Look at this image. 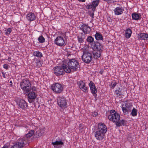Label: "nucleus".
<instances>
[{
    "label": "nucleus",
    "mask_w": 148,
    "mask_h": 148,
    "mask_svg": "<svg viewBox=\"0 0 148 148\" xmlns=\"http://www.w3.org/2000/svg\"><path fill=\"white\" fill-rule=\"evenodd\" d=\"M132 106V104L130 103H125L122 105V110L124 115H127L131 112V108Z\"/></svg>",
    "instance_id": "6e6552de"
},
{
    "label": "nucleus",
    "mask_w": 148,
    "mask_h": 148,
    "mask_svg": "<svg viewBox=\"0 0 148 148\" xmlns=\"http://www.w3.org/2000/svg\"><path fill=\"white\" fill-rule=\"evenodd\" d=\"M34 133V130H32L29 131L28 133H27L25 135V137L26 139L27 140L28 138H29L31 137L32 135L33 136V134Z\"/></svg>",
    "instance_id": "7c9ffc66"
},
{
    "label": "nucleus",
    "mask_w": 148,
    "mask_h": 148,
    "mask_svg": "<svg viewBox=\"0 0 148 148\" xmlns=\"http://www.w3.org/2000/svg\"><path fill=\"white\" fill-rule=\"evenodd\" d=\"M33 56H42V53L38 51H36L34 52Z\"/></svg>",
    "instance_id": "4c0bfd02"
},
{
    "label": "nucleus",
    "mask_w": 148,
    "mask_h": 148,
    "mask_svg": "<svg viewBox=\"0 0 148 148\" xmlns=\"http://www.w3.org/2000/svg\"><path fill=\"white\" fill-rule=\"evenodd\" d=\"M26 17L27 19L29 21H32L35 20L36 18L34 14L32 12H30L27 14Z\"/></svg>",
    "instance_id": "aec40b11"
},
{
    "label": "nucleus",
    "mask_w": 148,
    "mask_h": 148,
    "mask_svg": "<svg viewBox=\"0 0 148 148\" xmlns=\"http://www.w3.org/2000/svg\"><path fill=\"white\" fill-rule=\"evenodd\" d=\"M16 143L19 145L20 147H22L27 143L28 140L23 137L18 139Z\"/></svg>",
    "instance_id": "2eb2a0df"
},
{
    "label": "nucleus",
    "mask_w": 148,
    "mask_h": 148,
    "mask_svg": "<svg viewBox=\"0 0 148 148\" xmlns=\"http://www.w3.org/2000/svg\"><path fill=\"white\" fill-rule=\"evenodd\" d=\"M77 38L79 43H83L84 42V40L85 38V36L83 33H81L80 35L78 36Z\"/></svg>",
    "instance_id": "bb28decb"
},
{
    "label": "nucleus",
    "mask_w": 148,
    "mask_h": 148,
    "mask_svg": "<svg viewBox=\"0 0 148 148\" xmlns=\"http://www.w3.org/2000/svg\"><path fill=\"white\" fill-rule=\"evenodd\" d=\"M67 65H66L67 67H66V73H68L77 71L80 66L79 63L77 61L74 59H70Z\"/></svg>",
    "instance_id": "f257e3e1"
},
{
    "label": "nucleus",
    "mask_w": 148,
    "mask_h": 148,
    "mask_svg": "<svg viewBox=\"0 0 148 148\" xmlns=\"http://www.w3.org/2000/svg\"><path fill=\"white\" fill-rule=\"evenodd\" d=\"M2 148H8V146L7 145H5Z\"/></svg>",
    "instance_id": "3c124183"
},
{
    "label": "nucleus",
    "mask_w": 148,
    "mask_h": 148,
    "mask_svg": "<svg viewBox=\"0 0 148 148\" xmlns=\"http://www.w3.org/2000/svg\"><path fill=\"white\" fill-rule=\"evenodd\" d=\"M37 58L36 59L37 60L36 62V66L38 67H40L42 65V62L41 59V58L43 56H36Z\"/></svg>",
    "instance_id": "cd10ccee"
},
{
    "label": "nucleus",
    "mask_w": 148,
    "mask_h": 148,
    "mask_svg": "<svg viewBox=\"0 0 148 148\" xmlns=\"http://www.w3.org/2000/svg\"><path fill=\"white\" fill-rule=\"evenodd\" d=\"M92 56H81L82 59L83 61L87 63H89L92 60Z\"/></svg>",
    "instance_id": "5701e85b"
},
{
    "label": "nucleus",
    "mask_w": 148,
    "mask_h": 148,
    "mask_svg": "<svg viewBox=\"0 0 148 148\" xmlns=\"http://www.w3.org/2000/svg\"><path fill=\"white\" fill-rule=\"evenodd\" d=\"M123 11V8L120 7L116 8L114 10L115 14L117 15L121 14Z\"/></svg>",
    "instance_id": "412c9836"
},
{
    "label": "nucleus",
    "mask_w": 148,
    "mask_h": 148,
    "mask_svg": "<svg viewBox=\"0 0 148 148\" xmlns=\"http://www.w3.org/2000/svg\"><path fill=\"white\" fill-rule=\"evenodd\" d=\"M52 144L54 146L55 148H61V145H64V143L62 141H56L55 142H52Z\"/></svg>",
    "instance_id": "4be33fe9"
},
{
    "label": "nucleus",
    "mask_w": 148,
    "mask_h": 148,
    "mask_svg": "<svg viewBox=\"0 0 148 148\" xmlns=\"http://www.w3.org/2000/svg\"><path fill=\"white\" fill-rule=\"evenodd\" d=\"M95 37L96 40H101L103 38L102 35L98 32H96L95 35Z\"/></svg>",
    "instance_id": "2f4dec72"
},
{
    "label": "nucleus",
    "mask_w": 148,
    "mask_h": 148,
    "mask_svg": "<svg viewBox=\"0 0 148 148\" xmlns=\"http://www.w3.org/2000/svg\"><path fill=\"white\" fill-rule=\"evenodd\" d=\"M20 86L26 92H28L31 90V84L29 80L26 78L22 81L20 83Z\"/></svg>",
    "instance_id": "7ed1b4c3"
},
{
    "label": "nucleus",
    "mask_w": 148,
    "mask_h": 148,
    "mask_svg": "<svg viewBox=\"0 0 148 148\" xmlns=\"http://www.w3.org/2000/svg\"><path fill=\"white\" fill-rule=\"evenodd\" d=\"M103 72V69H101L99 73H100L101 74H102Z\"/></svg>",
    "instance_id": "09e8293b"
},
{
    "label": "nucleus",
    "mask_w": 148,
    "mask_h": 148,
    "mask_svg": "<svg viewBox=\"0 0 148 148\" xmlns=\"http://www.w3.org/2000/svg\"><path fill=\"white\" fill-rule=\"evenodd\" d=\"M77 0L79 2H85L86 0Z\"/></svg>",
    "instance_id": "8fccbe9b"
},
{
    "label": "nucleus",
    "mask_w": 148,
    "mask_h": 148,
    "mask_svg": "<svg viewBox=\"0 0 148 148\" xmlns=\"http://www.w3.org/2000/svg\"><path fill=\"white\" fill-rule=\"evenodd\" d=\"M99 1V0H97L93 1L90 4L87 5L86 6V8L88 9H91L93 12H94L96 10V7L98 5ZM94 15V13H91L90 14V16L93 18Z\"/></svg>",
    "instance_id": "39448f33"
},
{
    "label": "nucleus",
    "mask_w": 148,
    "mask_h": 148,
    "mask_svg": "<svg viewBox=\"0 0 148 148\" xmlns=\"http://www.w3.org/2000/svg\"><path fill=\"white\" fill-rule=\"evenodd\" d=\"M66 65L63 64L61 66H56L53 68L54 73L57 76L63 75L65 72L66 73Z\"/></svg>",
    "instance_id": "f03ea898"
},
{
    "label": "nucleus",
    "mask_w": 148,
    "mask_h": 148,
    "mask_svg": "<svg viewBox=\"0 0 148 148\" xmlns=\"http://www.w3.org/2000/svg\"><path fill=\"white\" fill-rule=\"evenodd\" d=\"M3 68L6 69H8V65L7 64H4Z\"/></svg>",
    "instance_id": "a18cd8bd"
},
{
    "label": "nucleus",
    "mask_w": 148,
    "mask_h": 148,
    "mask_svg": "<svg viewBox=\"0 0 148 148\" xmlns=\"http://www.w3.org/2000/svg\"><path fill=\"white\" fill-rule=\"evenodd\" d=\"M51 88L53 90L57 93H60L63 90V87L61 84L56 83L52 85Z\"/></svg>",
    "instance_id": "1a4fd4ad"
},
{
    "label": "nucleus",
    "mask_w": 148,
    "mask_h": 148,
    "mask_svg": "<svg viewBox=\"0 0 148 148\" xmlns=\"http://www.w3.org/2000/svg\"><path fill=\"white\" fill-rule=\"evenodd\" d=\"M1 73L3 75V77L4 78H5L6 77L5 76V73H4V72L3 71L1 72Z\"/></svg>",
    "instance_id": "de8ad7c7"
},
{
    "label": "nucleus",
    "mask_w": 148,
    "mask_h": 148,
    "mask_svg": "<svg viewBox=\"0 0 148 148\" xmlns=\"http://www.w3.org/2000/svg\"><path fill=\"white\" fill-rule=\"evenodd\" d=\"M91 46L92 49L95 50L99 51L101 49V44L97 41H95L92 43Z\"/></svg>",
    "instance_id": "f3484780"
},
{
    "label": "nucleus",
    "mask_w": 148,
    "mask_h": 148,
    "mask_svg": "<svg viewBox=\"0 0 148 148\" xmlns=\"http://www.w3.org/2000/svg\"><path fill=\"white\" fill-rule=\"evenodd\" d=\"M10 59L9 58H8V60H10Z\"/></svg>",
    "instance_id": "5fc2aeb1"
},
{
    "label": "nucleus",
    "mask_w": 148,
    "mask_h": 148,
    "mask_svg": "<svg viewBox=\"0 0 148 148\" xmlns=\"http://www.w3.org/2000/svg\"><path fill=\"white\" fill-rule=\"evenodd\" d=\"M13 148H20L19 147V145H18V144L16 143L14 145L12 146Z\"/></svg>",
    "instance_id": "79ce46f5"
},
{
    "label": "nucleus",
    "mask_w": 148,
    "mask_h": 148,
    "mask_svg": "<svg viewBox=\"0 0 148 148\" xmlns=\"http://www.w3.org/2000/svg\"><path fill=\"white\" fill-rule=\"evenodd\" d=\"M105 134L101 131L97 130V131L95 132V136L97 140H101L105 138Z\"/></svg>",
    "instance_id": "9b49d317"
},
{
    "label": "nucleus",
    "mask_w": 148,
    "mask_h": 148,
    "mask_svg": "<svg viewBox=\"0 0 148 148\" xmlns=\"http://www.w3.org/2000/svg\"><path fill=\"white\" fill-rule=\"evenodd\" d=\"M80 29L85 34H89L91 30L90 27L87 24H83L81 25Z\"/></svg>",
    "instance_id": "9d476101"
},
{
    "label": "nucleus",
    "mask_w": 148,
    "mask_h": 148,
    "mask_svg": "<svg viewBox=\"0 0 148 148\" xmlns=\"http://www.w3.org/2000/svg\"><path fill=\"white\" fill-rule=\"evenodd\" d=\"M97 130L106 133L107 131V128L104 123H101L98 124Z\"/></svg>",
    "instance_id": "4468645a"
},
{
    "label": "nucleus",
    "mask_w": 148,
    "mask_h": 148,
    "mask_svg": "<svg viewBox=\"0 0 148 148\" xmlns=\"http://www.w3.org/2000/svg\"><path fill=\"white\" fill-rule=\"evenodd\" d=\"M108 119L114 123H116L121 119L120 116L115 110H110V114L108 116Z\"/></svg>",
    "instance_id": "20e7f679"
},
{
    "label": "nucleus",
    "mask_w": 148,
    "mask_h": 148,
    "mask_svg": "<svg viewBox=\"0 0 148 148\" xmlns=\"http://www.w3.org/2000/svg\"><path fill=\"white\" fill-rule=\"evenodd\" d=\"M84 128V125L82 124H79V129L80 132L82 133L83 129Z\"/></svg>",
    "instance_id": "58836bf2"
},
{
    "label": "nucleus",
    "mask_w": 148,
    "mask_h": 148,
    "mask_svg": "<svg viewBox=\"0 0 148 148\" xmlns=\"http://www.w3.org/2000/svg\"><path fill=\"white\" fill-rule=\"evenodd\" d=\"M31 89H32V91H35L36 90V87H35L33 86V87H32Z\"/></svg>",
    "instance_id": "49530a36"
},
{
    "label": "nucleus",
    "mask_w": 148,
    "mask_h": 148,
    "mask_svg": "<svg viewBox=\"0 0 148 148\" xmlns=\"http://www.w3.org/2000/svg\"><path fill=\"white\" fill-rule=\"evenodd\" d=\"M105 1L107 2L108 3H113L114 1V0H104Z\"/></svg>",
    "instance_id": "37998d69"
},
{
    "label": "nucleus",
    "mask_w": 148,
    "mask_h": 148,
    "mask_svg": "<svg viewBox=\"0 0 148 148\" xmlns=\"http://www.w3.org/2000/svg\"><path fill=\"white\" fill-rule=\"evenodd\" d=\"M127 89L126 88H118L115 90V94L117 97L119 98L122 97V96L126 95H127Z\"/></svg>",
    "instance_id": "423d86ee"
},
{
    "label": "nucleus",
    "mask_w": 148,
    "mask_h": 148,
    "mask_svg": "<svg viewBox=\"0 0 148 148\" xmlns=\"http://www.w3.org/2000/svg\"><path fill=\"white\" fill-rule=\"evenodd\" d=\"M38 40L39 42L40 43H43L45 41V38L42 36H40Z\"/></svg>",
    "instance_id": "f704fd0d"
},
{
    "label": "nucleus",
    "mask_w": 148,
    "mask_h": 148,
    "mask_svg": "<svg viewBox=\"0 0 148 148\" xmlns=\"http://www.w3.org/2000/svg\"><path fill=\"white\" fill-rule=\"evenodd\" d=\"M138 37L140 39L148 40V34L144 33H141L138 35Z\"/></svg>",
    "instance_id": "b1692460"
},
{
    "label": "nucleus",
    "mask_w": 148,
    "mask_h": 148,
    "mask_svg": "<svg viewBox=\"0 0 148 148\" xmlns=\"http://www.w3.org/2000/svg\"><path fill=\"white\" fill-rule=\"evenodd\" d=\"M43 132H42V131L40 130H38L36 132L34 133L33 134V137L34 138H37L41 136L43 134Z\"/></svg>",
    "instance_id": "a878e982"
},
{
    "label": "nucleus",
    "mask_w": 148,
    "mask_h": 148,
    "mask_svg": "<svg viewBox=\"0 0 148 148\" xmlns=\"http://www.w3.org/2000/svg\"><path fill=\"white\" fill-rule=\"evenodd\" d=\"M54 42L57 46L60 47L64 46L66 45L64 38L61 36H58L54 41Z\"/></svg>",
    "instance_id": "0eeeda50"
},
{
    "label": "nucleus",
    "mask_w": 148,
    "mask_h": 148,
    "mask_svg": "<svg viewBox=\"0 0 148 148\" xmlns=\"http://www.w3.org/2000/svg\"><path fill=\"white\" fill-rule=\"evenodd\" d=\"M101 56H97V57L96 58H100V57Z\"/></svg>",
    "instance_id": "603ef678"
},
{
    "label": "nucleus",
    "mask_w": 148,
    "mask_h": 148,
    "mask_svg": "<svg viewBox=\"0 0 148 148\" xmlns=\"http://www.w3.org/2000/svg\"><path fill=\"white\" fill-rule=\"evenodd\" d=\"M132 19L135 20L140 19L141 18L140 14H137L136 12L133 13L132 14Z\"/></svg>",
    "instance_id": "393cba45"
},
{
    "label": "nucleus",
    "mask_w": 148,
    "mask_h": 148,
    "mask_svg": "<svg viewBox=\"0 0 148 148\" xmlns=\"http://www.w3.org/2000/svg\"><path fill=\"white\" fill-rule=\"evenodd\" d=\"M80 89L82 90L83 92H87V88L85 86H84V87H83V88H81Z\"/></svg>",
    "instance_id": "a19ab883"
},
{
    "label": "nucleus",
    "mask_w": 148,
    "mask_h": 148,
    "mask_svg": "<svg viewBox=\"0 0 148 148\" xmlns=\"http://www.w3.org/2000/svg\"><path fill=\"white\" fill-rule=\"evenodd\" d=\"M81 51L83 53L82 56H91L90 53L89 52L88 50L86 49H81Z\"/></svg>",
    "instance_id": "c756f323"
},
{
    "label": "nucleus",
    "mask_w": 148,
    "mask_h": 148,
    "mask_svg": "<svg viewBox=\"0 0 148 148\" xmlns=\"http://www.w3.org/2000/svg\"><path fill=\"white\" fill-rule=\"evenodd\" d=\"M77 84L79 86V88H83V87L85 86V83L83 81H80L77 82Z\"/></svg>",
    "instance_id": "473e14b6"
},
{
    "label": "nucleus",
    "mask_w": 148,
    "mask_h": 148,
    "mask_svg": "<svg viewBox=\"0 0 148 148\" xmlns=\"http://www.w3.org/2000/svg\"><path fill=\"white\" fill-rule=\"evenodd\" d=\"M117 84V83L115 81L112 82L111 83V88H114Z\"/></svg>",
    "instance_id": "ea45409f"
},
{
    "label": "nucleus",
    "mask_w": 148,
    "mask_h": 148,
    "mask_svg": "<svg viewBox=\"0 0 148 148\" xmlns=\"http://www.w3.org/2000/svg\"><path fill=\"white\" fill-rule=\"evenodd\" d=\"M137 110L136 108H134L131 114L133 116H136L137 115Z\"/></svg>",
    "instance_id": "c9c22d12"
},
{
    "label": "nucleus",
    "mask_w": 148,
    "mask_h": 148,
    "mask_svg": "<svg viewBox=\"0 0 148 148\" xmlns=\"http://www.w3.org/2000/svg\"><path fill=\"white\" fill-rule=\"evenodd\" d=\"M89 86L90 87L91 92L96 98L97 90L95 84L93 82L90 81L89 84Z\"/></svg>",
    "instance_id": "ddd939ff"
},
{
    "label": "nucleus",
    "mask_w": 148,
    "mask_h": 148,
    "mask_svg": "<svg viewBox=\"0 0 148 148\" xmlns=\"http://www.w3.org/2000/svg\"><path fill=\"white\" fill-rule=\"evenodd\" d=\"M132 33L131 30L129 28L127 29L125 31V37L127 38H129L131 36Z\"/></svg>",
    "instance_id": "c85d7f7f"
},
{
    "label": "nucleus",
    "mask_w": 148,
    "mask_h": 148,
    "mask_svg": "<svg viewBox=\"0 0 148 148\" xmlns=\"http://www.w3.org/2000/svg\"><path fill=\"white\" fill-rule=\"evenodd\" d=\"M4 34L6 36H9L12 31V29L11 28L6 29L4 30Z\"/></svg>",
    "instance_id": "72a5a7b5"
},
{
    "label": "nucleus",
    "mask_w": 148,
    "mask_h": 148,
    "mask_svg": "<svg viewBox=\"0 0 148 148\" xmlns=\"http://www.w3.org/2000/svg\"><path fill=\"white\" fill-rule=\"evenodd\" d=\"M10 83H12V81H10Z\"/></svg>",
    "instance_id": "864d4df0"
},
{
    "label": "nucleus",
    "mask_w": 148,
    "mask_h": 148,
    "mask_svg": "<svg viewBox=\"0 0 148 148\" xmlns=\"http://www.w3.org/2000/svg\"><path fill=\"white\" fill-rule=\"evenodd\" d=\"M28 97L29 102L31 103L34 101V99L36 97V95L34 92L32 91L28 93Z\"/></svg>",
    "instance_id": "dca6fc26"
},
{
    "label": "nucleus",
    "mask_w": 148,
    "mask_h": 148,
    "mask_svg": "<svg viewBox=\"0 0 148 148\" xmlns=\"http://www.w3.org/2000/svg\"><path fill=\"white\" fill-rule=\"evenodd\" d=\"M18 104L19 106L23 109H25L28 106L27 103L25 100L23 99L19 101Z\"/></svg>",
    "instance_id": "a211bd4d"
},
{
    "label": "nucleus",
    "mask_w": 148,
    "mask_h": 148,
    "mask_svg": "<svg viewBox=\"0 0 148 148\" xmlns=\"http://www.w3.org/2000/svg\"><path fill=\"white\" fill-rule=\"evenodd\" d=\"M127 123V121L123 119L121 120L120 119L118 121L115 123V125L117 127L124 126L126 125Z\"/></svg>",
    "instance_id": "6ab92c4d"
},
{
    "label": "nucleus",
    "mask_w": 148,
    "mask_h": 148,
    "mask_svg": "<svg viewBox=\"0 0 148 148\" xmlns=\"http://www.w3.org/2000/svg\"><path fill=\"white\" fill-rule=\"evenodd\" d=\"M58 105L62 108L66 107L67 102L66 99L64 98L59 97L57 101Z\"/></svg>",
    "instance_id": "f8f14e48"
},
{
    "label": "nucleus",
    "mask_w": 148,
    "mask_h": 148,
    "mask_svg": "<svg viewBox=\"0 0 148 148\" xmlns=\"http://www.w3.org/2000/svg\"><path fill=\"white\" fill-rule=\"evenodd\" d=\"M87 41L88 42L90 43H92L94 41V39L91 36H89L87 38Z\"/></svg>",
    "instance_id": "e433bc0d"
},
{
    "label": "nucleus",
    "mask_w": 148,
    "mask_h": 148,
    "mask_svg": "<svg viewBox=\"0 0 148 148\" xmlns=\"http://www.w3.org/2000/svg\"><path fill=\"white\" fill-rule=\"evenodd\" d=\"M98 115V113L97 112H94L92 114V116L94 117H96Z\"/></svg>",
    "instance_id": "c03bdc74"
}]
</instances>
